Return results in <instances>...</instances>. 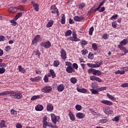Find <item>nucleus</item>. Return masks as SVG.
<instances>
[{"instance_id":"45","label":"nucleus","mask_w":128,"mask_h":128,"mask_svg":"<svg viewBox=\"0 0 128 128\" xmlns=\"http://www.w3.org/2000/svg\"><path fill=\"white\" fill-rule=\"evenodd\" d=\"M87 66H89V68H96V64L88 63Z\"/></svg>"},{"instance_id":"55","label":"nucleus","mask_w":128,"mask_h":128,"mask_svg":"<svg viewBox=\"0 0 128 128\" xmlns=\"http://www.w3.org/2000/svg\"><path fill=\"white\" fill-rule=\"evenodd\" d=\"M16 128H22V125L20 123H16Z\"/></svg>"},{"instance_id":"63","label":"nucleus","mask_w":128,"mask_h":128,"mask_svg":"<svg viewBox=\"0 0 128 128\" xmlns=\"http://www.w3.org/2000/svg\"><path fill=\"white\" fill-rule=\"evenodd\" d=\"M22 16V12H18V14L16 15V16H17V18H20Z\"/></svg>"},{"instance_id":"48","label":"nucleus","mask_w":128,"mask_h":128,"mask_svg":"<svg viewBox=\"0 0 128 128\" xmlns=\"http://www.w3.org/2000/svg\"><path fill=\"white\" fill-rule=\"evenodd\" d=\"M10 112L12 116H16L18 114V112L14 109H11Z\"/></svg>"},{"instance_id":"53","label":"nucleus","mask_w":128,"mask_h":128,"mask_svg":"<svg viewBox=\"0 0 128 128\" xmlns=\"http://www.w3.org/2000/svg\"><path fill=\"white\" fill-rule=\"evenodd\" d=\"M72 68L74 70H78V65L76 63H73Z\"/></svg>"},{"instance_id":"62","label":"nucleus","mask_w":128,"mask_h":128,"mask_svg":"<svg viewBox=\"0 0 128 128\" xmlns=\"http://www.w3.org/2000/svg\"><path fill=\"white\" fill-rule=\"evenodd\" d=\"M118 14L113 15L111 18H110V20H116V18H118Z\"/></svg>"},{"instance_id":"33","label":"nucleus","mask_w":128,"mask_h":128,"mask_svg":"<svg viewBox=\"0 0 128 128\" xmlns=\"http://www.w3.org/2000/svg\"><path fill=\"white\" fill-rule=\"evenodd\" d=\"M59 64H60V61H58V60H56L53 62V66L55 68H58Z\"/></svg>"},{"instance_id":"8","label":"nucleus","mask_w":128,"mask_h":128,"mask_svg":"<svg viewBox=\"0 0 128 128\" xmlns=\"http://www.w3.org/2000/svg\"><path fill=\"white\" fill-rule=\"evenodd\" d=\"M101 104H104L110 106H112L114 104V103L112 101L108 100H102L101 101Z\"/></svg>"},{"instance_id":"43","label":"nucleus","mask_w":128,"mask_h":128,"mask_svg":"<svg viewBox=\"0 0 128 128\" xmlns=\"http://www.w3.org/2000/svg\"><path fill=\"white\" fill-rule=\"evenodd\" d=\"M92 48L94 50H98V44L96 43H93L92 44Z\"/></svg>"},{"instance_id":"23","label":"nucleus","mask_w":128,"mask_h":128,"mask_svg":"<svg viewBox=\"0 0 128 128\" xmlns=\"http://www.w3.org/2000/svg\"><path fill=\"white\" fill-rule=\"evenodd\" d=\"M10 94V91H5L4 92H2L0 93V96H8Z\"/></svg>"},{"instance_id":"10","label":"nucleus","mask_w":128,"mask_h":128,"mask_svg":"<svg viewBox=\"0 0 128 128\" xmlns=\"http://www.w3.org/2000/svg\"><path fill=\"white\" fill-rule=\"evenodd\" d=\"M66 72H68V74H72V72H76V70L72 66H68L66 68Z\"/></svg>"},{"instance_id":"19","label":"nucleus","mask_w":128,"mask_h":128,"mask_svg":"<svg viewBox=\"0 0 128 128\" xmlns=\"http://www.w3.org/2000/svg\"><path fill=\"white\" fill-rule=\"evenodd\" d=\"M76 90L79 92H82V94H86L88 92V90L86 88H77Z\"/></svg>"},{"instance_id":"18","label":"nucleus","mask_w":128,"mask_h":128,"mask_svg":"<svg viewBox=\"0 0 128 128\" xmlns=\"http://www.w3.org/2000/svg\"><path fill=\"white\" fill-rule=\"evenodd\" d=\"M76 116L78 118H84L86 116V115L83 113L78 112L76 114Z\"/></svg>"},{"instance_id":"54","label":"nucleus","mask_w":128,"mask_h":128,"mask_svg":"<svg viewBox=\"0 0 128 128\" xmlns=\"http://www.w3.org/2000/svg\"><path fill=\"white\" fill-rule=\"evenodd\" d=\"M75 108L76 110H82V106L76 104L75 106Z\"/></svg>"},{"instance_id":"37","label":"nucleus","mask_w":128,"mask_h":128,"mask_svg":"<svg viewBox=\"0 0 128 128\" xmlns=\"http://www.w3.org/2000/svg\"><path fill=\"white\" fill-rule=\"evenodd\" d=\"M90 92L92 94H98V89L96 90V89L92 88L90 90Z\"/></svg>"},{"instance_id":"49","label":"nucleus","mask_w":128,"mask_h":128,"mask_svg":"<svg viewBox=\"0 0 128 128\" xmlns=\"http://www.w3.org/2000/svg\"><path fill=\"white\" fill-rule=\"evenodd\" d=\"M86 6V3L85 2H82L79 5V8L80 10H82Z\"/></svg>"},{"instance_id":"51","label":"nucleus","mask_w":128,"mask_h":128,"mask_svg":"<svg viewBox=\"0 0 128 128\" xmlns=\"http://www.w3.org/2000/svg\"><path fill=\"white\" fill-rule=\"evenodd\" d=\"M82 56H86V54H88V51L86 49H84L82 50Z\"/></svg>"},{"instance_id":"38","label":"nucleus","mask_w":128,"mask_h":128,"mask_svg":"<svg viewBox=\"0 0 128 128\" xmlns=\"http://www.w3.org/2000/svg\"><path fill=\"white\" fill-rule=\"evenodd\" d=\"M103 62L102 60H100L99 62H98L95 64L96 65V68H100V65L102 64Z\"/></svg>"},{"instance_id":"4","label":"nucleus","mask_w":128,"mask_h":128,"mask_svg":"<svg viewBox=\"0 0 128 128\" xmlns=\"http://www.w3.org/2000/svg\"><path fill=\"white\" fill-rule=\"evenodd\" d=\"M50 10H52V14H56V12L57 16H60V12H58V9L56 6V5L51 6Z\"/></svg>"},{"instance_id":"15","label":"nucleus","mask_w":128,"mask_h":128,"mask_svg":"<svg viewBox=\"0 0 128 128\" xmlns=\"http://www.w3.org/2000/svg\"><path fill=\"white\" fill-rule=\"evenodd\" d=\"M68 116L71 120H72L73 122L76 120V118L74 117V114H72V111L69 112Z\"/></svg>"},{"instance_id":"52","label":"nucleus","mask_w":128,"mask_h":128,"mask_svg":"<svg viewBox=\"0 0 128 128\" xmlns=\"http://www.w3.org/2000/svg\"><path fill=\"white\" fill-rule=\"evenodd\" d=\"M94 70H96L93 69V68H89L88 70V74H94Z\"/></svg>"},{"instance_id":"57","label":"nucleus","mask_w":128,"mask_h":128,"mask_svg":"<svg viewBox=\"0 0 128 128\" xmlns=\"http://www.w3.org/2000/svg\"><path fill=\"white\" fill-rule=\"evenodd\" d=\"M6 72V69L4 68H0V74H4Z\"/></svg>"},{"instance_id":"14","label":"nucleus","mask_w":128,"mask_h":128,"mask_svg":"<svg viewBox=\"0 0 128 128\" xmlns=\"http://www.w3.org/2000/svg\"><path fill=\"white\" fill-rule=\"evenodd\" d=\"M72 35L74 39L76 40V42H80V39L78 38V35L75 32H73L72 33Z\"/></svg>"},{"instance_id":"3","label":"nucleus","mask_w":128,"mask_h":128,"mask_svg":"<svg viewBox=\"0 0 128 128\" xmlns=\"http://www.w3.org/2000/svg\"><path fill=\"white\" fill-rule=\"evenodd\" d=\"M52 90V88L50 86H46L41 89V92H44V94H49V92H50Z\"/></svg>"},{"instance_id":"9","label":"nucleus","mask_w":128,"mask_h":128,"mask_svg":"<svg viewBox=\"0 0 128 128\" xmlns=\"http://www.w3.org/2000/svg\"><path fill=\"white\" fill-rule=\"evenodd\" d=\"M74 20L76 22H82V20H84V17L82 16H77L74 17Z\"/></svg>"},{"instance_id":"11","label":"nucleus","mask_w":128,"mask_h":128,"mask_svg":"<svg viewBox=\"0 0 128 128\" xmlns=\"http://www.w3.org/2000/svg\"><path fill=\"white\" fill-rule=\"evenodd\" d=\"M50 116H51L52 123L54 124H56V122H58V120L56 119V114H52Z\"/></svg>"},{"instance_id":"40","label":"nucleus","mask_w":128,"mask_h":128,"mask_svg":"<svg viewBox=\"0 0 128 128\" xmlns=\"http://www.w3.org/2000/svg\"><path fill=\"white\" fill-rule=\"evenodd\" d=\"M108 0H103L102 2H101L98 6V8H102V6H104V4H106V2H107Z\"/></svg>"},{"instance_id":"25","label":"nucleus","mask_w":128,"mask_h":128,"mask_svg":"<svg viewBox=\"0 0 128 128\" xmlns=\"http://www.w3.org/2000/svg\"><path fill=\"white\" fill-rule=\"evenodd\" d=\"M128 44V39H124L120 42V44H122L123 46H126V44Z\"/></svg>"},{"instance_id":"39","label":"nucleus","mask_w":128,"mask_h":128,"mask_svg":"<svg viewBox=\"0 0 128 128\" xmlns=\"http://www.w3.org/2000/svg\"><path fill=\"white\" fill-rule=\"evenodd\" d=\"M106 96L108 98H110V100H116V98H114V96L110 95V94L107 93L106 94Z\"/></svg>"},{"instance_id":"30","label":"nucleus","mask_w":128,"mask_h":128,"mask_svg":"<svg viewBox=\"0 0 128 128\" xmlns=\"http://www.w3.org/2000/svg\"><path fill=\"white\" fill-rule=\"evenodd\" d=\"M52 24H54V20H51L48 22L46 26V28H52Z\"/></svg>"},{"instance_id":"56","label":"nucleus","mask_w":128,"mask_h":128,"mask_svg":"<svg viewBox=\"0 0 128 128\" xmlns=\"http://www.w3.org/2000/svg\"><path fill=\"white\" fill-rule=\"evenodd\" d=\"M34 54L35 56H40V52L38 50L34 51Z\"/></svg>"},{"instance_id":"16","label":"nucleus","mask_w":128,"mask_h":128,"mask_svg":"<svg viewBox=\"0 0 128 128\" xmlns=\"http://www.w3.org/2000/svg\"><path fill=\"white\" fill-rule=\"evenodd\" d=\"M40 78H40V76H38L34 78H30V80H31V82H40Z\"/></svg>"},{"instance_id":"50","label":"nucleus","mask_w":128,"mask_h":128,"mask_svg":"<svg viewBox=\"0 0 128 128\" xmlns=\"http://www.w3.org/2000/svg\"><path fill=\"white\" fill-rule=\"evenodd\" d=\"M10 22L12 24V26H16L18 24V22L14 20H10Z\"/></svg>"},{"instance_id":"64","label":"nucleus","mask_w":128,"mask_h":128,"mask_svg":"<svg viewBox=\"0 0 128 128\" xmlns=\"http://www.w3.org/2000/svg\"><path fill=\"white\" fill-rule=\"evenodd\" d=\"M109 37L108 34H104L103 35V38L104 40H108V38Z\"/></svg>"},{"instance_id":"20","label":"nucleus","mask_w":128,"mask_h":128,"mask_svg":"<svg viewBox=\"0 0 128 128\" xmlns=\"http://www.w3.org/2000/svg\"><path fill=\"white\" fill-rule=\"evenodd\" d=\"M61 24H66V15L64 14H62Z\"/></svg>"},{"instance_id":"31","label":"nucleus","mask_w":128,"mask_h":128,"mask_svg":"<svg viewBox=\"0 0 128 128\" xmlns=\"http://www.w3.org/2000/svg\"><path fill=\"white\" fill-rule=\"evenodd\" d=\"M116 74H124V70H118L115 72Z\"/></svg>"},{"instance_id":"26","label":"nucleus","mask_w":128,"mask_h":128,"mask_svg":"<svg viewBox=\"0 0 128 128\" xmlns=\"http://www.w3.org/2000/svg\"><path fill=\"white\" fill-rule=\"evenodd\" d=\"M72 30H68L65 32L64 36H72Z\"/></svg>"},{"instance_id":"59","label":"nucleus","mask_w":128,"mask_h":128,"mask_svg":"<svg viewBox=\"0 0 128 128\" xmlns=\"http://www.w3.org/2000/svg\"><path fill=\"white\" fill-rule=\"evenodd\" d=\"M120 86L122 88H128V82L122 84Z\"/></svg>"},{"instance_id":"41","label":"nucleus","mask_w":128,"mask_h":128,"mask_svg":"<svg viewBox=\"0 0 128 128\" xmlns=\"http://www.w3.org/2000/svg\"><path fill=\"white\" fill-rule=\"evenodd\" d=\"M124 45L122 44H118V48H120V50H126V48L124 46Z\"/></svg>"},{"instance_id":"61","label":"nucleus","mask_w":128,"mask_h":128,"mask_svg":"<svg viewBox=\"0 0 128 128\" xmlns=\"http://www.w3.org/2000/svg\"><path fill=\"white\" fill-rule=\"evenodd\" d=\"M44 82H48V76L45 75L44 78Z\"/></svg>"},{"instance_id":"21","label":"nucleus","mask_w":128,"mask_h":128,"mask_svg":"<svg viewBox=\"0 0 128 128\" xmlns=\"http://www.w3.org/2000/svg\"><path fill=\"white\" fill-rule=\"evenodd\" d=\"M47 110L48 112H52L54 110V106L52 104H48L47 106Z\"/></svg>"},{"instance_id":"47","label":"nucleus","mask_w":128,"mask_h":128,"mask_svg":"<svg viewBox=\"0 0 128 128\" xmlns=\"http://www.w3.org/2000/svg\"><path fill=\"white\" fill-rule=\"evenodd\" d=\"M40 98V95L38 96H34L31 98V100H36L37 98Z\"/></svg>"},{"instance_id":"5","label":"nucleus","mask_w":128,"mask_h":128,"mask_svg":"<svg viewBox=\"0 0 128 128\" xmlns=\"http://www.w3.org/2000/svg\"><path fill=\"white\" fill-rule=\"evenodd\" d=\"M60 56H61V58H62V60H66V58H68L67 56H66V50H64V49H62L60 52Z\"/></svg>"},{"instance_id":"6","label":"nucleus","mask_w":128,"mask_h":128,"mask_svg":"<svg viewBox=\"0 0 128 128\" xmlns=\"http://www.w3.org/2000/svg\"><path fill=\"white\" fill-rule=\"evenodd\" d=\"M103 110L106 114H112L114 112L110 108H103Z\"/></svg>"},{"instance_id":"32","label":"nucleus","mask_w":128,"mask_h":128,"mask_svg":"<svg viewBox=\"0 0 128 128\" xmlns=\"http://www.w3.org/2000/svg\"><path fill=\"white\" fill-rule=\"evenodd\" d=\"M33 6L36 12H38V8H40V6H38V4L34 3L33 4Z\"/></svg>"},{"instance_id":"58","label":"nucleus","mask_w":128,"mask_h":128,"mask_svg":"<svg viewBox=\"0 0 128 128\" xmlns=\"http://www.w3.org/2000/svg\"><path fill=\"white\" fill-rule=\"evenodd\" d=\"M10 50H12V47L10 46H8L5 48V50L6 52H10Z\"/></svg>"},{"instance_id":"2","label":"nucleus","mask_w":128,"mask_h":128,"mask_svg":"<svg viewBox=\"0 0 128 128\" xmlns=\"http://www.w3.org/2000/svg\"><path fill=\"white\" fill-rule=\"evenodd\" d=\"M40 46L44 48H50L52 46V43L50 41L42 42L40 43Z\"/></svg>"},{"instance_id":"46","label":"nucleus","mask_w":128,"mask_h":128,"mask_svg":"<svg viewBox=\"0 0 128 128\" xmlns=\"http://www.w3.org/2000/svg\"><path fill=\"white\" fill-rule=\"evenodd\" d=\"M94 26H92L89 29V34L90 36H92V32H94Z\"/></svg>"},{"instance_id":"13","label":"nucleus","mask_w":128,"mask_h":128,"mask_svg":"<svg viewBox=\"0 0 128 128\" xmlns=\"http://www.w3.org/2000/svg\"><path fill=\"white\" fill-rule=\"evenodd\" d=\"M64 85L63 84H60L57 86V90H58V92H64Z\"/></svg>"},{"instance_id":"7","label":"nucleus","mask_w":128,"mask_h":128,"mask_svg":"<svg viewBox=\"0 0 128 128\" xmlns=\"http://www.w3.org/2000/svg\"><path fill=\"white\" fill-rule=\"evenodd\" d=\"M40 36L37 35L32 40V46H34V44H36V42H40Z\"/></svg>"},{"instance_id":"29","label":"nucleus","mask_w":128,"mask_h":128,"mask_svg":"<svg viewBox=\"0 0 128 128\" xmlns=\"http://www.w3.org/2000/svg\"><path fill=\"white\" fill-rule=\"evenodd\" d=\"M50 72L51 74V76H52V78H54L56 76V72H54V70H50Z\"/></svg>"},{"instance_id":"27","label":"nucleus","mask_w":128,"mask_h":128,"mask_svg":"<svg viewBox=\"0 0 128 128\" xmlns=\"http://www.w3.org/2000/svg\"><path fill=\"white\" fill-rule=\"evenodd\" d=\"M94 76H102V72L100 70H95L94 72Z\"/></svg>"},{"instance_id":"34","label":"nucleus","mask_w":128,"mask_h":128,"mask_svg":"<svg viewBox=\"0 0 128 128\" xmlns=\"http://www.w3.org/2000/svg\"><path fill=\"white\" fill-rule=\"evenodd\" d=\"M108 122V120L102 118L99 120V124H106Z\"/></svg>"},{"instance_id":"17","label":"nucleus","mask_w":128,"mask_h":128,"mask_svg":"<svg viewBox=\"0 0 128 128\" xmlns=\"http://www.w3.org/2000/svg\"><path fill=\"white\" fill-rule=\"evenodd\" d=\"M104 10H106V8L104 7H100V8H98V7L96 9H95L94 12H104Z\"/></svg>"},{"instance_id":"60","label":"nucleus","mask_w":128,"mask_h":128,"mask_svg":"<svg viewBox=\"0 0 128 128\" xmlns=\"http://www.w3.org/2000/svg\"><path fill=\"white\" fill-rule=\"evenodd\" d=\"M6 40V37L4 36H0V42Z\"/></svg>"},{"instance_id":"22","label":"nucleus","mask_w":128,"mask_h":128,"mask_svg":"<svg viewBox=\"0 0 128 128\" xmlns=\"http://www.w3.org/2000/svg\"><path fill=\"white\" fill-rule=\"evenodd\" d=\"M52 126V124L48 122H43V128H46V126Z\"/></svg>"},{"instance_id":"42","label":"nucleus","mask_w":128,"mask_h":128,"mask_svg":"<svg viewBox=\"0 0 128 128\" xmlns=\"http://www.w3.org/2000/svg\"><path fill=\"white\" fill-rule=\"evenodd\" d=\"M97 90L99 92H102V90H106V86L101 87L97 88Z\"/></svg>"},{"instance_id":"12","label":"nucleus","mask_w":128,"mask_h":128,"mask_svg":"<svg viewBox=\"0 0 128 128\" xmlns=\"http://www.w3.org/2000/svg\"><path fill=\"white\" fill-rule=\"evenodd\" d=\"M36 110L37 112H42L44 110V106L42 105L38 104L35 107Z\"/></svg>"},{"instance_id":"36","label":"nucleus","mask_w":128,"mask_h":128,"mask_svg":"<svg viewBox=\"0 0 128 128\" xmlns=\"http://www.w3.org/2000/svg\"><path fill=\"white\" fill-rule=\"evenodd\" d=\"M120 116H116L112 119V120L116 122H120Z\"/></svg>"},{"instance_id":"44","label":"nucleus","mask_w":128,"mask_h":128,"mask_svg":"<svg viewBox=\"0 0 128 128\" xmlns=\"http://www.w3.org/2000/svg\"><path fill=\"white\" fill-rule=\"evenodd\" d=\"M80 44L81 46H86V44H88V41H86V40H82L80 41Z\"/></svg>"},{"instance_id":"1","label":"nucleus","mask_w":128,"mask_h":128,"mask_svg":"<svg viewBox=\"0 0 128 128\" xmlns=\"http://www.w3.org/2000/svg\"><path fill=\"white\" fill-rule=\"evenodd\" d=\"M10 94L12 98H14L15 100H22V94L20 92L10 90Z\"/></svg>"},{"instance_id":"28","label":"nucleus","mask_w":128,"mask_h":128,"mask_svg":"<svg viewBox=\"0 0 128 128\" xmlns=\"http://www.w3.org/2000/svg\"><path fill=\"white\" fill-rule=\"evenodd\" d=\"M6 121L4 120H2L0 122V128H6Z\"/></svg>"},{"instance_id":"24","label":"nucleus","mask_w":128,"mask_h":128,"mask_svg":"<svg viewBox=\"0 0 128 128\" xmlns=\"http://www.w3.org/2000/svg\"><path fill=\"white\" fill-rule=\"evenodd\" d=\"M18 68L19 72H22V74H24V72H26V70H24V68H22V66L19 65L18 66Z\"/></svg>"},{"instance_id":"35","label":"nucleus","mask_w":128,"mask_h":128,"mask_svg":"<svg viewBox=\"0 0 128 128\" xmlns=\"http://www.w3.org/2000/svg\"><path fill=\"white\" fill-rule=\"evenodd\" d=\"M70 82L74 84H76V82H78V80L76 79V78H70Z\"/></svg>"}]
</instances>
